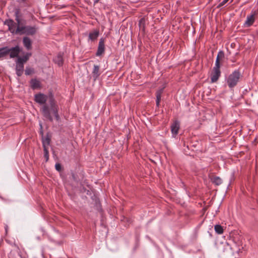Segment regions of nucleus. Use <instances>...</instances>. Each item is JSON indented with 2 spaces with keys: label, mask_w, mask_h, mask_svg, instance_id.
Here are the masks:
<instances>
[{
  "label": "nucleus",
  "mask_w": 258,
  "mask_h": 258,
  "mask_svg": "<svg viewBox=\"0 0 258 258\" xmlns=\"http://www.w3.org/2000/svg\"><path fill=\"white\" fill-rule=\"evenodd\" d=\"M98 1V0H96V1H95V3L97 2Z\"/></svg>",
  "instance_id": "c85d7f7f"
},
{
  "label": "nucleus",
  "mask_w": 258,
  "mask_h": 258,
  "mask_svg": "<svg viewBox=\"0 0 258 258\" xmlns=\"http://www.w3.org/2000/svg\"><path fill=\"white\" fill-rule=\"evenodd\" d=\"M255 21V13L248 15L246 17V21L244 24L245 27L251 26Z\"/></svg>",
  "instance_id": "6e6552de"
},
{
  "label": "nucleus",
  "mask_w": 258,
  "mask_h": 258,
  "mask_svg": "<svg viewBox=\"0 0 258 258\" xmlns=\"http://www.w3.org/2000/svg\"><path fill=\"white\" fill-rule=\"evenodd\" d=\"M23 42L27 50H30L32 48V41L29 37H24L23 39Z\"/></svg>",
  "instance_id": "9b49d317"
},
{
  "label": "nucleus",
  "mask_w": 258,
  "mask_h": 258,
  "mask_svg": "<svg viewBox=\"0 0 258 258\" xmlns=\"http://www.w3.org/2000/svg\"><path fill=\"white\" fill-rule=\"evenodd\" d=\"M54 61L58 66H62L63 64L62 54L61 53H58L54 58Z\"/></svg>",
  "instance_id": "f8f14e48"
},
{
  "label": "nucleus",
  "mask_w": 258,
  "mask_h": 258,
  "mask_svg": "<svg viewBox=\"0 0 258 258\" xmlns=\"http://www.w3.org/2000/svg\"><path fill=\"white\" fill-rule=\"evenodd\" d=\"M162 92V89H161V90H159L157 92V94H156V98H157V99H156V104H157V106H159V105L160 101V99H161V95Z\"/></svg>",
  "instance_id": "412c9836"
},
{
  "label": "nucleus",
  "mask_w": 258,
  "mask_h": 258,
  "mask_svg": "<svg viewBox=\"0 0 258 258\" xmlns=\"http://www.w3.org/2000/svg\"><path fill=\"white\" fill-rule=\"evenodd\" d=\"M31 86L33 89L39 88L40 86L39 81L36 79H32L31 81Z\"/></svg>",
  "instance_id": "2eb2a0df"
},
{
  "label": "nucleus",
  "mask_w": 258,
  "mask_h": 258,
  "mask_svg": "<svg viewBox=\"0 0 258 258\" xmlns=\"http://www.w3.org/2000/svg\"><path fill=\"white\" fill-rule=\"evenodd\" d=\"M16 20L18 22L17 32L19 34H26L32 35L34 34L37 30L35 26H23L21 24V21L18 16V12L16 13Z\"/></svg>",
  "instance_id": "f03ea898"
},
{
  "label": "nucleus",
  "mask_w": 258,
  "mask_h": 258,
  "mask_svg": "<svg viewBox=\"0 0 258 258\" xmlns=\"http://www.w3.org/2000/svg\"><path fill=\"white\" fill-rule=\"evenodd\" d=\"M16 74L18 76H21L24 72V63L19 61L18 60L16 61Z\"/></svg>",
  "instance_id": "9d476101"
},
{
  "label": "nucleus",
  "mask_w": 258,
  "mask_h": 258,
  "mask_svg": "<svg viewBox=\"0 0 258 258\" xmlns=\"http://www.w3.org/2000/svg\"><path fill=\"white\" fill-rule=\"evenodd\" d=\"M42 143L43 148L45 147L48 148V146H49L50 143L49 139L48 138H46L45 139H43Z\"/></svg>",
  "instance_id": "4be33fe9"
},
{
  "label": "nucleus",
  "mask_w": 258,
  "mask_h": 258,
  "mask_svg": "<svg viewBox=\"0 0 258 258\" xmlns=\"http://www.w3.org/2000/svg\"><path fill=\"white\" fill-rule=\"evenodd\" d=\"M211 181L213 183L217 185L221 184L222 182V179L218 176H214L211 178Z\"/></svg>",
  "instance_id": "a211bd4d"
},
{
  "label": "nucleus",
  "mask_w": 258,
  "mask_h": 258,
  "mask_svg": "<svg viewBox=\"0 0 258 258\" xmlns=\"http://www.w3.org/2000/svg\"><path fill=\"white\" fill-rule=\"evenodd\" d=\"M5 24L7 25L9 27V31L13 34H18L17 32V27L18 26V22H14L12 20H8L5 22Z\"/></svg>",
  "instance_id": "20e7f679"
},
{
  "label": "nucleus",
  "mask_w": 258,
  "mask_h": 258,
  "mask_svg": "<svg viewBox=\"0 0 258 258\" xmlns=\"http://www.w3.org/2000/svg\"><path fill=\"white\" fill-rule=\"evenodd\" d=\"M44 149V155L45 158H46V160L47 161L49 158V152L47 148H43Z\"/></svg>",
  "instance_id": "b1692460"
},
{
  "label": "nucleus",
  "mask_w": 258,
  "mask_h": 258,
  "mask_svg": "<svg viewBox=\"0 0 258 258\" xmlns=\"http://www.w3.org/2000/svg\"><path fill=\"white\" fill-rule=\"evenodd\" d=\"M8 54L7 47L0 48V58L5 57Z\"/></svg>",
  "instance_id": "6ab92c4d"
},
{
  "label": "nucleus",
  "mask_w": 258,
  "mask_h": 258,
  "mask_svg": "<svg viewBox=\"0 0 258 258\" xmlns=\"http://www.w3.org/2000/svg\"><path fill=\"white\" fill-rule=\"evenodd\" d=\"M224 57V53L222 51H219L218 53L215 67H219L220 68V59Z\"/></svg>",
  "instance_id": "4468645a"
},
{
  "label": "nucleus",
  "mask_w": 258,
  "mask_h": 258,
  "mask_svg": "<svg viewBox=\"0 0 258 258\" xmlns=\"http://www.w3.org/2000/svg\"><path fill=\"white\" fill-rule=\"evenodd\" d=\"M31 72V70L30 69H26L25 70V74L27 75H30Z\"/></svg>",
  "instance_id": "a878e982"
},
{
  "label": "nucleus",
  "mask_w": 258,
  "mask_h": 258,
  "mask_svg": "<svg viewBox=\"0 0 258 258\" xmlns=\"http://www.w3.org/2000/svg\"><path fill=\"white\" fill-rule=\"evenodd\" d=\"M228 1V0H223L220 4V6H224L226 3H227V2Z\"/></svg>",
  "instance_id": "bb28decb"
},
{
  "label": "nucleus",
  "mask_w": 258,
  "mask_h": 258,
  "mask_svg": "<svg viewBox=\"0 0 258 258\" xmlns=\"http://www.w3.org/2000/svg\"><path fill=\"white\" fill-rule=\"evenodd\" d=\"M8 54L10 53V56L11 58H14L17 57L21 51V49L19 46L12 47L11 48L7 47Z\"/></svg>",
  "instance_id": "423d86ee"
},
{
  "label": "nucleus",
  "mask_w": 258,
  "mask_h": 258,
  "mask_svg": "<svg viewBox=\"0 0 258 258\" xmlns=\"http://www.w3.org/2000/svg\"><path fill=\"white\" fill-rule=\"evenodd\" d=\"M55 167L56 170L59 171L61 170V165L59 163H57L55 165Z\"/></svg>",
  "instance_id": "393cba45"
},
{
  "label": "nucleus",
  "mask_w": 258,
  "mask_h": 258,
  "mask_svg": "<svg viewBox=\"0 0 258 258\" xmlns=\"http://www.w3.org/2000/svg\"><path fill=\"white\" fill-rule=\"evenodd\" d=\"M221 72L219 67H214L211 74V80L212 83L216 82L220 77Z\"/></svg>",
  "instance_id": "39448f33"
},
{
  "label": "nucleus",
  "mask_w": 258,
  "mask_h": 258,
  "mask_svg": "<svg viewBox=\"0 0 258 258\" xmlns=\"http://www.w3.org/2000/svg\"><path fill=\"white\" fill-rule=\"evenodd\" d=\"M104 41L103 38H101L99 42L98 49L96 54V55L100 56L101 55H102L104 52Z\"/></svg>",
  "instance_id": "1a4fd4ad"
},
{
  "label": "nucleus",
  "mask_w": 258,
  "mask_h": 258,
  "mask_svg": "<svg viewBox=\"0 0 258 258\" xmlns=\"http://www.w3.org/2000/svg\"><path fill=\"white\" fill-rule=\"evenodd\" d=\"M145 20L144 19H141L139 22V27L140 29L144 30Z\"/></svg>",
  "instance_id": "5701e85b"
},
{
  "label": "nucleus",
  "mask_w": 258,
  "mask_h": 258,
  "mask_svg": "<svg viewBox=\"0 0 258 258\" xmlns=\"http://www.w3.org/2000/svg\"><path fill=\"white\" fill-rule=\"evenodd\" d=\"M241 74L238 70H235L230 74L226 79V83L230 88L234 87L239 82Z\"/></svg>",
  "instance_id": "7ed1b4c3"
},
{
  "label": "nucleus",
  "mask_w": 258,
  "mask_h": 258,
  "mask_svg": "<svg viewBox=\"0 0 258 258\" xmlns=\"http://www.w3.org/2000/svg\"><path fill=\"white\" fill-rule=\"evenodd\" d=\"M31 55V53H27L23 57H19L18 58L17 60H18L19 61H21V62L24 63L28 60L29 57Z\"/></svg>",
  "instance_id": "dca6fc26"
},
{
  "label": "nucleus",
  "mask_w": 258,
  "mask_h": 258,
  "mask_svg": "<svg viewBox=\"0 0 258 258\" xmlns=\"http://www.w3.org/2000/svg\"><path fill=\"white\" fill-rule=\"evenodd\" d=\"M100 75L99 72V67L97 65L94 66V69L92 72V76L94 80H96Z\"/></svg>",
  "instance_id": "ddd939ff"
},
{
  "label": "nucleus",
  "mask_w": 258,
  "mask_h": 258,
  "mask_svg": "<svg viewBox=\"0 0 258 258\" xmlns=\"http://www.w3.org/2000/svg\"><path fill=\"white\" fill-rule=\"evenodd\" d=\"M215 230L216 233L219 234H221L223 232V229L222 227L220 225H216L215 226Z\"/></svg>",
  "instance_id": "aec40b11"
},
{
  "label": "nucleus",
  "mask_w": 258,
  "mask_h": 258,
  "mask_svg": "<svg viewBox=\"0 0 258 258\" xmlns=\"http://www.w3.org/2000/svg\"><path fill=\"white\" fill-rule=\"evenodd\" d=\"M34 100L36 103L43 105L41 110L46 118L52 120V114L57 119H58V107L52 95H46L39 93L34 95Z\"/></svg>",
  "instance_id": "f257e3e1"
},
{
  "label": "nucleus",
  "mask_w": 258,
  "mask_h": 258,
  "mask_svg": "<svg viewBox=\"0 0 258 258\" xmlns=\"http://www.w3.org/2000/svg\"><path fill=\"white\" fill-rule=\"evenodd\" d=\"M6 230L7 231V227H6Z\"/></svg>",
  "instance_id": "cd10ccee"
},
{
  "label": "nucleus",
  "mask_w": 258,
  "mask_h": 258,
  "mask_svg": "<svg viewBox=\"0 0 258 258\" xmlns=\"http://www.w3.org/2000/svg\"><path fill=\"white\" fill-rule=\"evenodd\" d=\"M180 127L179 122L177 120H175L171 125V131L173 137H175L178 133V131Z\"/></svg>",
  "instance_id": "0eeeda50"
},
{
  "label": "nucleus",
  "mask_w": 258,
  "mask_h": 258,
  "mask_svg": "<svg viewBox=\"0 0 258 258\" xmlns=\"http://www.w3.org/2000/svg\"><path fill=\"white\" fill-rule=\"evenodd\" d=\"M99 36L98 31L95 30L92 32L90 33L89 35V38L92 41H94Z\"/></svg>",
  "instance_id": "f3484780"
}]
</instances>
